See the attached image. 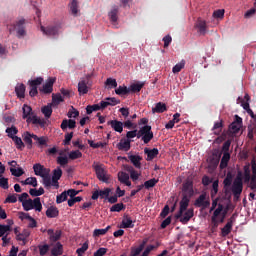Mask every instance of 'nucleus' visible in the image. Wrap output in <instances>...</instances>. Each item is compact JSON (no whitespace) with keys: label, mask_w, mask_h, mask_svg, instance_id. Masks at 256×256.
<instances>
[{"label":"nucleus","mask_w":256,"mask_h":256,"mask_svg":"<svg viewBox=\"0 0 256 256\" xmlns=\"http://www.w3.org/2000/svg\"><path fill=\"white\" fill-rule=\"evenodd\" d=\"M195 195V190H193V181L186 180L182 185V199L180 201V207L178 213L175 214V219H179L187 208L189 203H191V197Z\"/></svg>","instance_id":"f257e3e1"},{"label":"nucleus","mask_w":256,"mask_h":256,"mask_svg":"<svg viewBox=\"0 0 256 256\" xmlns=\"http://www.w3.org/2000/svg\"><path fill=\"white\" fill-rule=\"evenodd\" d=\"M33 170L37 177L42 178V183L46 189H51V170L49 168H45V166L40 163H36L33 165Z\"/></svg>","instance_id":"f03ea898"},{"label":"nucleus","mask_w":256,"mask_h":256,"mask_svg":"<svg viewBox=\"0 0 256 256\" xmlns=\"http://www.w3.org/2000/svg\"><path fill=\"white\" fill-rule=\"evenodd\" d=\"M26 23L27 21L25 20V18H20L19 20H16L12 25L13 28L9 29L10 33L16 31L18 39L25 37V35H27V30L25 26Z\"/></svg>","instance_id":"7ed1b4c3"},{"label":"nucleus","mask_w":256,"mask_h":256,"mask_svg":"<svg viewBox=\"0 0 256 256\" xmlns=\"http://www.w3.org/2000/svg\"><path fill=\"white\" fill-rule=\"evenodd\" d=\"M22 207L24 211H31L32 209H35V211H38L39 213L43 211V204H41V198L39 197L24 201Z\"/></svg>","instance_id":"20e7f679"},{"label":"nucleus","mask_w":256,"mask_h":256,"mask_svg":"<svg viewBox=\"0 0 256 256\" xmlns=\"http://www.w3.org/2000/svg\"><path fill=\"white\" fill-rule=\"evenodd\" d=\"M153 137V131H151V126L149 125L141 127L137 134V139H141L145 145H147V143H151Z\"/></svg>","instance_id":"39448f33"},{"label":"nucleus","mask_w":256,"mask_h":256,"mask_svg":"<svg viewBox=\"0 0 256 256\" xmlns=\"http://www.w3.org/2000/svg\"><path fill=\"white\" fill-rule=\"evenodd\" d=\"M232 193L234 197H241V193H243V173L238 172L236 178L232 184Z\"/></svg>","instance_id":"423d86ee"},{"label":"nucleus","mask_w":256,"mask_h":256,"mask_svg":"<svg viewBox=\"0 0 256 256\" xmlns=\"http://www.w3.org/2000/svg\"><path fill=\"white\" fill-rule=\"evenodd\" d=\"M43 84V77H37L33 80H29L28 81V85H29V95L30 97H37V95H39V90L38 87L39 85Z\"/></svg>","instance_id":"0eeeda50"},{"label":"nucleus","mask_w":256,"mask_h":256,"mask_svg":"<svg viewBox=\"0 0 256 256\" xmlns=\"http://www.w3.org/2000/svg\"><path fill=\"white\" fill-rule=\"evenodd\" d=\"M211 206V200L207 196L206 192H203L194 202V207L201 209H208Z\"/></svg>","instance_id":"6e6552de"},{"label":"nucleus","mask_w":256,"mask_h":256,"mask_svg":"<svg viewBox=\"0 0 256 256\" xmlns=\"http://www.w3.org/2000/svg\"><path fill=\"white\" fill-rule=\"evenodd\" d=\"M241 127H243V118L235 115L234 121L228 127V132L230 135H235L238 131H241Z\"/></svg>","instance_id":"1a4fd4ad"},{"label":"nucleus","mask_w":256,"mask_h":256,"mask_svg":"<svg viewBox=\"0 0 256 256\" xmlns=\"http://www.w3.org/2000/svg\"><path fill=\"white\" fill-rule=\"evenodd\" d=\"M94 169H95L96 177L99 181H102V183H109L110 175L107 174V170H105L103 166L96 165Z\"/></svg>","instance_id":"9d476101"},{"label":"nucleus","mask_w":256,"mask_h":256,"mask_svg":"<svg viewBox=\"0 0 256 256\" xmlns=\"http://www.w3.org/2000/svg\"><path fill=\"white\" fill-rule=\"evenodd\" d=\"M195 215V210L193 208L187 209L182 213V215L179 218L180 223H183V225H187L188 222L193 219Z\"/></svg>","instance_id":"9b49d317"},{"label":"nucleus","mask_w":256,"mask_h":256,"mask_svg":"<svg viewBox=\"0 0 256 256\" xmlns=\"http://www.w3.org/2000/svg\"><path fill=\"white\" fill-rule=\"evenodd\" d=\"M93 87V82L80 80L78 82V93L79 95H87L89 93V89Z\"/></svg>","instance_id":"f8f14e48"},{"label":"nucleus","mask_w":256,"mask_h":256,"mask_svg":"<svg viewBox=\"0 0 256 256\" xmlns=\"http://www.w3.org/2000/svg\"><path fill=\"white\" fill-rule=\"evenodd\" d=\"M251 169H252V177L248 182L249 183L248 187L251 189V191H254V193H256V161L255 159L251 160Z\"/></svg>","instance_id":"ddd939ff"},{"label":"nucleus","mask_w":256,"mask_h":256,"mask_svg":"<svg viewBox=\"0 0 256 256\" xmlns=\"http://www.w3.org/2000/svg\"><path fill=\"white\" fill-rule=\"evenodd\" d=\"M109 195H111L110 188H105L104 190H96L93 192L91 199L93 201H97V199H109Z\"/></svg>","instance_id":"4468645a"},{"label":"nucleus","mask_w":256,"mask_h":256,"mask_svg":"<svg viewBox=\"0 0 256 256\" xmlns=\"http://www.w3.org/2000/svg\"><path fill=\"white\" fill-rule=\"evenodd\" d=\"M41 31L48 37H55V35H59V26H41Z\"/></svg>","instance_id":"2eb2a0df"},{"label":"nucleus","mask_w":256,"mask_h":256,"mask_svg":"<svg viewBox=\"0 0 256 256\" xmlns=\"http://www.w3.org/2000/svg\"><path fill=\"white\" fill-rule=\"evenodd\" d=\"M55 84V78H49L46 83L40 88V92L44 93L45 95H49L53 93V85Z\"/></svg>","instance_id":"dca6fc26"},{"label":"nucleus","mask_w":256,"mask_h":256,"mask_svg":"<svg viewBox=\"0 0 256 256\" xmlns=\"http://www.w3.org/2000/svg\"><path fill=\"white\" fill-rule=\"evenodd\" d=\"M75 127H77V121L73 119H64L60 125V128L64 132L67 131V129H75Z\"/></svg>","instance_id":"f3484780"},{"label":"nucleus","mask_w":256,"mask_h":256,"mask_svg":"<svg viewBox=\"0 0 256 256\" xmlns=\"http://www.w3.org/2000/svg\"><path fill=\"white\" fill-rule=\"evenodd\" d=\"M107 125H110L116 133H123V122L118 121V120H110L107 122Z\"/></svg>","instance_id":"a211bd4d"},{"label":"nucleus","mask_w":256,"mask_h":256,"mask_svg":"<svg viewBox=\"0 0 256 256\" xmlns=\"http://www.w3.org/2000/svg\"><path fill=\"white\" fill-rule=\"evenodd\" d=\"M27 123H32L33 125H39L40 127H45L47 125V120L39 118L37 116L28 117Z\"/></svg>","instance_id":"6ab92c4d"},{"label":"nucleus","mask_w":256,"mask_h":256,"mask_svg":"<svg viewBox=\"0 0 256 256\" xmlns=\"http://www.w3.org/2000/svg\"><path fill=\"white\" fill-rule=\"evenodd\" d=\"M121 103V100H118L115 97H107L105 101L102 100V107H115V105H119Z\"/></svg>","instance_id":"aec40b11"},{"label":"nucleus","mask_w":256,"mask_h":256,"mask_svg":"<svg viewBox=\"0 0 256 256\" xmlns=\"http://www.w3.org/2000/svg\"><path fill=\"white\" fill-rule=\"evenodd\" d=\"M144 153H145V155H147L146 161H153V159H155V157H157V155H159V149H157V148H153V149L145 148Z\"/></svg>","instance_id":"412c9836"},{"label":"nucleus","mask_w":256,"mask_h":256,"mask_svg":"<svg viewBox=\"0 0 256 256\" xmlns=\"http://www.w3.org/2000/svg\"><path fill=\"white\" fill-rule=\"evenodd\" d=\"M117 149L119 151H129L131 149V140L121 139L120 142L117 144Z\"/></svg>","instance_id":"4be33fe9"},{"label":"nucleus","mask_w":256,"mask_h":256,"mask_svg":"<svg viewBox=\"0 0 256 256\" xmlns=\"http://www.w3.org/2000/svg\"><path fill=\"white\" fill-rule=\"evenodd\" d=\"M195 27L199 29V33H201V35H205V33H207V22L205 20L198 18Z\"/></svg>","instance_id":"5701e85b"},{"label":"nucleus","mask_w":256,"mask_h":256,"mask_svg":"<svg viewBox=\"0 0 256 256\" xmlns=\"http://www.w3.org/2000/svg\"><path fill=\"white\" fill-rule=\"evenodd\" d=\"M122 229H133L135 227V224H133V220L129 217V215H125L122 224Z\"/></svg>","instance_id":"b1692460"},{"label":"nucleus","mask_w":256,"mask_h":256,"mask_svg":"<svg viewBox=\"0 0 256 256\" xmlns=\"http://www.w3.org/2000/svg\"><path fill=\"white\" fill-rule=\"evenodd\" d=\"M33 136L35 134H31L30 132H25L23 136V141L27 145V149H33Z\"/></svg>","instance_id":"393cba45"},{"label":"nucleus","mask_w":256,"mask_h":256,"mask_svg":"<svg viewBox=\"0 0 256 256\" xmlns=\"http://www.w3.org/2000/svg\"><path fill=\"white\" fill-rule=\"evenodd\" d=\"M128 158L136 169H141V161H143V157L139 155H130Z\"/></svg>","instance_id":"a878e982"},{"label":"nucleus","mask_w":256,"mask_h":256,"mask_svg":"<svg viewBox=\"0 0 256 256\" xmlns=\"http://www.w3.org/2000/svg\"><path fill=\"white\" fill-rule=\"evenodd\" d=\"M25 89V84H17V86L15 87V93L18 99H25Z\"/></svg>","instance_id":"bb28decb"},{"label":"nucleus","mask_w":256,"mask_h":256,"mask_svg":"<svg viewBox=\"0 0 256 256\" xmlns=\"http://www.w3.org/2000/svg\"><path fill=\"white\" fill-rule=\"evenodd\" d=\"M46 216L49 219H55V217H59V209L55 206H50L47 210H46Z\"/></svg>","instance_id":"cd10ccee"},{"label":"nucleus","mask_w":256,"mask_h":256,"mask_svg":"<svg viewBox=\"0 0 256 256\" xmlns=\"http://www.w3.org/2000/svg\"><path fill=\"white\" fill-rule=\"evenodd\" d=\"M48 235L50 237V241L52 243H56V241H59V239H61V230H57L56 232H54L53 229H49Z\"/></svg>","instance_id":"c85d7f7f"},{"label":"nucleus","mask_w":256,"mask_h":256,"mask_svg":"<svg viewBox=\"0 0 256 256\" xmlns=\"http://www.w3.org/2000/svg\"><path fill=\"white\" fill-rule=\"evenodd\" d=\"M31 235V231L29 229H24L22 233L18 234V237H16L17 241H22L23 245L27 243L28 237Z\"/></svg>","instance_id":"c756f323"},{"label":"nucleus","mask_w":256,"mask_h":256,"mask_svg":"<svg viewBox=\"0 0 256 256\" xmlns=\"http://www.w3.org/2000/svg\"><path fill=\"white\" fill-rule=\"evenodd\" d=\"M143 87H145V82L131 84L129 87L130 93H139L143 89Z\"/></svg>","instance_id":"7c9ffc66"},{"label":"nucleus","mask_w":256,"mask_h":256,"mask_svg":"<svg viewBox=\"0 0 256 256\" xmlns=\"http://www.w3.org/2000/svg\"><path fill=\"white\" fill-rule=\"evenodd\" d=\"M62 253H63V244H61V242H57L51 250V255L60 256Z\"/></svg>","instance_id":"2f4dec72"},{"label":"nucleus","mask_w":256,"mask_h":256,"mask_svg":"<svg viewBox=\"0 0 256 256\" xmlns=\"http://www.w3.org/2000/svg\"><path fill=\"white\" fill-rule=\"evenodd\" d=\"M230 159H231V154L224 153L220 161V169H227V165H229Z\"/></svg>","instance_id":"473e14b6"},{"label":"nucleus","mask_w":256,"mask_h":256,"mask_svg":"<svg viewBox=\"0 0 256 256\" xmlns=\"http://www.w3.org/2000/svg\"><path fill=\"white\" fill-rule=\"evenodd\" d=\"M52 104H48L46 106H43L41 108V111L46 119H50L51 115H53V108L51 106Z\"/></svg>","instance_id":"72a5a7b5"},{"label":"nucleus","mask_w":256,"mask_h":256,"mask_svg":"<svg viewBox=\"0 0 256 256\" xmlns=\"http://www.w3.org/2000/svg\"><path fill=\"white\" fill-rule=\"evenodd\" d=\"M218 193H219V180H215L212 184V188L210 191L211 199H215V197H217Z\"/></svg>","instance_id":"f704fd0d"},{"label":"nucleus","mask_w":256,"mask_h":256,"mask_svg":"<svg viewBox=\"0 0 256 256\" xmlns=\"http://www.w3.org/2000/svg\"><path fill=\"white\" fill-rule=\"evenodd\" d=\"M154 113H165L167 111V105L163 102H158L154 108H152Z\"/></svg>","instance_id":"c9c22d12"},{"label":"nucleus","mask_w":256,"mask_h":256,"mask_svg":"<svg viewBox=\"0 0 256 256\" xmlns=\"http://www.w3.org/2000/svg\"><path fill=\"white\" fill-rule=\"evenodd\" d=\"M117 13H119V7L114 6L112 8V10L109 12L108 16L110 18V20L112 21V23H117Z\"/></svg>","instance_id":"e433bc0d"},{"label":"nucleus","mask_w":256,"mask_h":256,"mask_svg":"<svg viewBox=\"0 0 256 256\" xmlns=\"http://www.w3.org/2000/svg\"><path fill=\"white\" fill-rule=\"evenodd\" d=\"M12 141H14L16 148L20 149V151H23L25 149V143H23V140L19 136H14L11 138Z\"/></svg>","instance_id":"4c0bfd02"},{"label":"nucleus","mask_w":256,"mask_h":256,"mask_svg":"<svg viewBox=\"0 0 256 256\" xmlns=\"http://www.w3.org/2000/svg\"><path fill=\"white\" fill-rule=\"evenodd\" d=\"M251 177V166L247 164L244 166V183H249Z\"/></svg>","instance_id":"58836bf2"},{"label":"nucleus","mask_w":256,"mask_h":256,"mask_svg":"<svg viewBox=\"0 0 256 256\" xmlns=\"http://www.w3.org/2000/svg\"><path fill=\"white\" fill-rule=\"evenodd\" d=\"M224 211L225 207L223 206V204H218L217 209L214 210L211 221H215V219H217Z\"/></svg>","instance_id":"ea45409f"},{"label":"nucleus","mask_w":256,"mask_h":256,"mask_svg":"<svg viewBox=\"0 0 256 256\" xmlns=\"http://www.w3.org/2000/svg\"><path fill=\"white\" fill-rule=\"evenodd\" d=\"M212 131H214V135H221V132L223 131V120L215 122Z\"/></svg>","instance_id":"a19ab883"},{"label":"nucleus","mask_w":256,"mask_h":256,"mask_svg":"<svg viewBox=\"0 0 256 256\" xmlns=\"http://www.w3.org/2000/svg\"><path fill=\"white\" fill-rule=\"evenodd\" d=\"M29 194L32 196V197H41V195H44L45 194V189H43V187H40L38 190L35 189V188H31L29 190Z\"/></svg>","instance_id":"79ce46f5"},{"label":"nucleus","mask_w":256,"mask_h":256,"mask_svg":"<svg viewBox=\"0 0 256 256\" xmlns=\"http://www.w3.org/2000/svg\"><path fill=\"white\" fill-rule=\"evenodd\" d=\"M159 183V179H155L152 178L148 181H145L143 185V187H145V189H152V187H155V185H157Z\"/></svg>","instance_id":"37998d69"},{"label":"nucleus","mask_w":256,"mask_h":256,"mask_svg":"<svg viewBox=\"0 0 256 256\" xmlns=\"http://www.w3.org/2000/svg\"><path fill=\"white\" fill-rule=\"evenodd\" d=\"M233 229V224L227 222L226 225L221 229L222 237H227Z\"/></svg>","instance_id":"c03bdc74"},{"label":"nucleus","mask_w":256,"mask_h":256,"mask_svg":"<svg viewBox=\"0 0 256 256\" xmlns=\"http://www.w3.org/2000/svg\"><path fill=\"white\" fill-rule=\"evenodd\" d=\"M70 11H71L72 15H77V13H79V2L77 0L71 1Z\"/></svg>","instance_id":"a18cd8bd"},{"label":"nucleus","mask_w":256,"mask_h":256,"mask_svg":"<svg viewBox=\"0 0 256 256\" xmlns=\"http://www.w3.org/2000/svg\"><path fill=\"white\" fill-rule=\"evenodd\" d=\"M123 209H125V204H123V203H117V204H114V205L110 208V212H111V213H121V211H123Z\"/></svg>","instance_id":"49530a36"},{"label":"nucleus","mask_w":256,"mask_h":256,"mask_svg":"<svg viewBox=\"0 0 256 256\" xmlns=\"http://www.w3.org/2000/svg\"><path fill=\"white\" fill-rule=\"evenodd\" d=\"M6 133L10 139H13V137H15V135L19 133V130L17 129V127L12 125L11 127H8L6 129Z\"/></svg>","instance_id":"de8ad7c7"},{"label":"nucleus","mask_w":256,"mask_h":256,"mask_svg":"<svg viewBox=\"0 0 256 256\" xmlns=\"http://www.w3.org/2000/svg\"><path fill=\"white\" fill-rule=\"evenodd\" d=\"M9 232H11V225L0 224V237L9 235Z\"/></svg>","instance_id":"09e8293b"},{"label":"nucleus","mask_w":256,"mask_h":256,"mask_svg":"<svg viewBox=\"0 0 256 256\" xmlns=\"http://www.w3.org/2000/svg\"><path fill=\"white\" fill-rule=\"evenodd\" d=\"M23 185H31L32 187H37V178L36 177H29L26 178L24 181H21Z\"/></svg>","instance_id":"8fccbe9b"},{"label":"nucleus","mask_w":256,"mask_h":256,"mask_svg":"<svg viewBox=\"0 0 256 256\" xmlns=\"http://www.w3.org/2000/svg\"><path fill=\"white\" fill-rule=\"evenodd\" d=\"M105 85H106L107 89H116L117 80L114 78H107L105 81Z\"/></svg>","instance_id":"3c124183"},{"label":"nucleus","mask_w":256,"mask_h":256,"mask_svg":"<svg viewBox=\"0 0 256 256\" xmlns=\"http://www.w3.org/2000/svg\"><path fill=\"white\" fill-rule=\"evenodd\" d=\"M185 68V60H181L179 63H177L173 68L172 72L174 74L181 73V70Z\"/></svg>","instance_id":"603ef678"},{"label":"nucleus","mask_w":256,"mask_h":256,"mask_svg":"<svg viewBox=\"0 0 256 256\" xmlns=\"http://www.w3.org/2000/svg\"><path fill=\"white\" fill-rule=\"evenodd\" d=\"M22 111H23L22 118L23 119H29V117H31L29 115H31V112L33 111V109L31 108V106L24 104V106L22 108Z\"/></svg>","instance_id":"864d4df0"},{"label":"nucleus","mask_w":256,"mask_h":256,"mask_svg":"<svg viewBox=\"0 0 256 256\" xmlns=\"http://www.w3.org/2000/svg\"><path fill=\"white\" fill-rule=\"evenodd\" d=\"M116 95H129L130 89L127 86H119L115 90Z\"/></svg>","instance_id":"5fc2aeb1"},{"label":"nucleus","mask_w":256,"mask_h":256,"mask_svg":"<svg viewBox=\"0 0 256 256\" xmlns=\"http://www.w3.org/2000/svg\"><path fill=\"white\" fill-rule=\"evenodd\" d=\"M109 229H111V226H107L104 229H95L93 232V237H101V235H106Z\"/></svg>","instance_id":"6e6d98bb"},{"label":"nucleus","mask_w":256,"mask_h":256,"mask_svg":"<svg viewBox=\"0 0 256 256\" xmlns=\"http://www.w3.org/2000/svg\"><path fill=\"white\" fill-rule=\"evenodd\" d=\"M69 197V194L67 191L62 192L60 195L56 197V203L59 205L61 203H64V201H67V198Z\"/></svg>","instance_id":"4d7b16f0"},{"label":"nucleus","mask_w":256,"mask_h":256,"mask_svg":"<svg viewBox=\"0 0 256 256\" xmlns=\"http://www.w3.org/2000/svg\"><path fill=\"white\" fill-rule=\"evenodd\" d=\"M83 157V153L79 150L71 151L69 153V159H72V161H75V159H81Z\"/></svg>","instance_id":"13d9d810"},{"label":"nucleus","mask_w":256,"mask_h":256,"mask_svg":"<svg viewBox=\"0 0 256 256\" xmlns=\"http://www.w3.org/2000/svg\"><path fill=\"white\" fill-rule=\"evenodd\" d=\"M159 245H161V244H159V242H157L156 246L155 245L147 246L141 256H149V253H151V251H154V249H157L159 247Z\"/></svg>","instance_id":"bf43d9fd"},{"label":"nucleus","mask_w":256,"mask_h":256,"mask_svg":"<svg viewBox=\"0 0 256 256\" xmlns=\"http://www.w3.org/2000/svg\"><path fill=\"white\" fill-rule=\"evenodd\" d=\"M63 101V96H61V94L52 95V105H59V103H63Z\"/></svg>","instance_id":"052dcab7"},{"label":"nucleus","mask_w":256,"mask_h":256,"mask_svg":"<svg viewBox=\"0 0 256 256\" xmlns=\"http://www.w3.org/2000/svg\"><path fill=\"white\" fill-rule=\"evenodd\" d=\"M10 172L14 177H21L25 175V171L23 170V168H18V169L10 168Z\"/></svg>","instance_id":"680f3d73"},{"label":"nucleus","mask_w":256,"mask_h":256,"mask_svg":"<svg viewBox=\"0 0 256 256\" xmlns=\"http://www.w3.org/2000/svg\"><path fill=\"white\" fill-rule=\"evenodd\" d=\"M63 177V170H61L60 167H57L56 169L53 170L52 172V179H61Z\"/></svg>","instance_id":"e2e57ef3"},{"label":"nucleus","mask_w":256,"mask_h":256,"mask_svg":"<svg viewBox=\"0 0 256 256\" xmlns=\"http://www.w3.org/2000/svg\"><path fill=\"white\" fill-rule=\"evenodd\" d=\"M67 117L69 119H77V117H79V112L77 111V109H75L73 106L71 107V109L68 111L67 113Z\"/></svg>","instance_id":"0e129e2a"},{"label":"nucleus","mask_w":256,"mask_h":256,"mask_svg":"<svg viewBox=\"0 0 256 256\" xmlns=\"http://www.w3.org/2000/svg\"><path fill=\"white\" fill-rule=\"evenodd\" d=\"M87 249H89V243L88 242H84L81 248H78L76 250V253L78 256H83V253H85V251H87Z\"/></svg>","instance_id":"69168bd1"},{"label":"nucleus","mask_w":256,"mask_h":256,"mask_svg":"<svg viewBox=\"0 0 256 256\" xmlns=\"http://www.w3.org/2000/svg\"><path fill=\"white\" fill-rule=\"evenodd\" d=\"M38 249H39L40 255L45 256L47 255V253H49V244L40 245L38 246Z\"/></svg>","instance_id":"338daca9"},{"label":"nucleus","mask_w":256,"mask_h":256,"mask_svg":"<svg viewBox=\"0 0 256 256\" xmlns=\"http://www.w3.org/2000/svg\"><path fill=\"white\" fill-rule=\"evenodd\" d=\"M128 179H129V174H127L126 172L118 173V181H120V183H125Z\"/></svg>","instance_id":"774afa93"}]
</instances>
